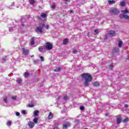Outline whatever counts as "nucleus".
I'll list each match as a JSON object with an SVG mask.
<instances>
[{
  "label": "nucleus",
  "instance_id": "obj_15",
  "mask_svg": "<svg viewBox=\"0 0 129 129\" xmlns=\"http://www.w3.org/2000/svg\"><path fill=\"white\" fill-rule=\"evenodd\" d=\"M40 16L42 19H45L47 18V14L44 13H42Z\"/></svg>",
  "mask_w": 129,
  "mask_h": 129
},
{
  "label": "nucleus",
  "instance_id": "obj_17",
  "mask_svg": "<svg viewBox=\"0 0 129 129\" xmlns=\"http://www.w3.org/2000/svg\"><path fill=\"white\" fill-rule=\"evenodd\" d=\"M93 85L96 87H97V86H99V85H100V84L98 82H94L93 83Z\"/></svg>",
  "mask_w": 129,
  "mask_h": 129
},
{
  "label": "nucleus",
  "instance_id": "obj_9",
  "mask_svg": "<svg viewBox=\"0 0 129 129\" xmlns=\"http://www.w3.org/2000/svg\"><path fill=\"white\" fill-rule=\"evenodd\" d=\"M23 53L24 55H28L29 54V50L25 48H22Z\"/></svg>",
  "mask_w": 129,
  "mask_h": 129
},
{
  "label": "nucleus",
  "instance_id": "obj_2",
  "mask_svg": "<svg viewBox=\"0 0 129 129\" xmlns=\"http://www.w3.org/2000/svg\"><path fill=\"white\" fill-rule=\"evenodd\" d=\"M45 27V24L44 23H40L39 26L36 27L35 29V32L37 34H42L43 33V29Z\"/></svg>",
  "mask_w": 129,
  "mask_h": 129
},
{
  "label": "nucleus",
  "instance_id": "obj_49",
  "mask_svg": "<svg viewBox=\"0 0 129 129\" xmlns=\"http://www.w3.org/2000/svg\"><path fill=\"white\" fill-rule=\"evenodd\" d=\"M70 14H72L73 13V11H72V10H70Z\"/></svg>",
  "mask_w": 129,
  "mask_h": 129
},
{
  "label": "nucleus",
  "instance_id": "obj_26",
  "mask_svg": "<svg viewBox=\"0 0 129 129\" xmlns=\"http://www.w3.org/2000/svg\"><path fill=\"white\" fill-rule=\"evenodd\" d=\"M99 33V29H95L94 30V35H97Z\"/></svg>",
  "mask_w": 129,
  "mask_h": 129
},
{
  "label": "nucleus",
  "instance_id": "obj_25",
  "mask_svg": "<svg viewBox=\"0 0 129 129\" xmlns=\"http://www.w3.org/2000/svg\"><path fill=\"white\" fill-rule=\"evenodd\" d=\"M120 6L121 7H124L125 6V2H121L120 3Z\"/></svg>",
  "mask_w": 129,
  "mask_h": 129
},
{
  "label": "nucleus",
  "instance_id": "obj_4",
  "mask_svg": "<svg viewBox=\"0 0 129 129\" xmlns=\"http://www.w3.org/2000/svg\"><path fill=\"white\" fill-rule=\"evenodd\" d=\"M109 13L112 15H117L119 14V10L116 8H111L109 10Z\"/></svg>",
  "mask_w": 129,
  "mask_h": 129
},
{
  "label": "nucleus",
  "instance_id": "obj_20",
  "mask_svg": "<svg viewBox=\"0 0 129 129\" xmlns=\"http://www.w3.org/2000/svg\"><path fill=\"white\" fill-rule=\"evenodd\" d=\"M38 120H39V118L36 117L33 119V123L35 124V123H37L38 122Z\"/></svg>",
  "mask_w": 129,
  "mask_h": 129
},
{
  "label": "nucleus",
  "instance_id": "obj_16",
  "mask_svg": "<svg viewBox=\"0 0 129 129\" xmlns=\"http://www.w3.org/2000/svg\"><path fill=\"white\" fill-rule=\"evenodd\" d=\"M54 71L55 72H60L61 71V68L60 67H57L54 70Z\"/></svg>",
  "mask_w": 129,
  "mask_h": 129
},
{
  "label": "nucleus",
  "instance_id": "obj_27",
  "mask_svg": "<svg viewBox=\"0 0 129 129\" xmlns=\"http://www.w3.org/2000/svg\"><path fill=\"white\" fill-rule=\"evenodd\" d=\"M128 120H129L128 118L126 117L123 120V122H124L125 123H126V122H127V121H128Z\"/></svg>",
  "mask_w": 129,
  "mask_h": 129
},
{
  "label": "nucleus",
  "instance_id": "obj_50",
  "mask_svg": "<svg viewBox=\"0 0 129 129\" xmlns=\"http://www.w3.org/2000/svg\"><path fill=\"white\" fill-rule=\"evenodd\" d=\"M105 116L107 117V116H108V113H106Z\"/></svg>",
  "mask_w": 129,
  "mask_h": 129
},
{
  "label": "nucleus",
  "instance_id": "obj_30",
  "mask_svg": "<svg viewBox=\"0 0 129 129\" xmlns=\"http://www.w3.org/2000/svg\"><path fill=\"white\" fill-rule=\"evenodd\" d=\"M73 54H77V53H78V50H77L76 49H74L73 50Z\"/></svg>",
  "mask_w": 129,
  "mask_h": 129
},
{
  "label": "nucleus",
  "instance_id": "obj_47",
  "mask_svg": "<svg viewBox=\"0 0 129 129\" xmlns=\"http://www.w3.org/2000/svg\"><path fill=\"white\" fill-rule=\"evenodd\" d=\"M53 129H59V128L57 126H55V127H53Z\"/></svg>",
  "mask_w": 129,
  "mask_h": 129
},
{
  "label": "nucleus",
  "instance_id": "obj_31",
  "mask_svg": "<svg viewBox=\"0 0 129 129\" xmlns=\"http://www.w3.org/2000/svg\"><path fill=\"white\" fill-rule=\"evenodd\" d=\"M39 58L42 62H43V61L45 60V59H44V57L42 56H39Z\"/></svg>",
  "mask_w": 129,
  "mask_h": 129
},
{
  "label": "nucleus",
  "instance_id": "obj_21",
  "mask_svg": "<svg viewBox=\"0 0 129 129\" xmlns=\"http://www.w3.org/2000/svg\"><path fill=\"white\" fill-rule=\"evenodd\" d=\"M68 42H69V41H68V39H65L63 41V45H67V44H68Z\"/></svg>",
  "mask_w": 129,
  "mask_h": 129
},
{
  "label": "nucleus",
  "instance_id": "obj_48",
  "mask_svg": "<svg viewBox=\"0 0 129 129\" xmlns=\"http://www.w3.org/2000/svg\"><path fill=\"white\" fill-rule=\"evenodd\" d=\"M60 98H61V97L60 96H58V98H57L58 100H59V99H60Z\"/></svg>",
  "mask_w": 129,
  "mask_h": 129
},
{
  "label": "nucleus",
  "instance_id": "obj_51",
  "mask_svg": "<svg viewBox=\"0 0 129 129\" xmlns=\"http://www.w3.org/2000/svg\"><path fill=\"white\" fill-rule=\"evenodd\" d=\"M17 82H18V84H21V81H18Z\"/></svg>",
  "mask_w": 129,
  "mask_h": 129
},
{
  "label": "nucleus",
  "instance_id": "obj_24",
  "mask_svg": "<svg viewBox=\"0 0 129 129\" xmlns=\"http://www.w3.org/2000/svg\"><path fill=\"white\" fill-rule=\"evenodd\" d=\"M40 62V60L39 59H35L33 60L34 64H38Z\"/></svg>",
  "mask_w": 129,
  "mask_h": 129
},
{
  "label": "nucleus",
  "instance_id": "obj_38",
  "mask_svg": "<svg viewBox=\"0 0 129 129\" xmlns=\"http://www.w3.org/2000/svg\"><path fill=\"white\" fill-rule=\"evenodd\" d=\"M28 106H29V107H34V104H28Z\"/></svg>",
  "mask_w": 129,
  "mask_h": 129
},
{
  "label": "nucleus",
  "instance_id": "obj_7",
  "mask_svg": "<svg viewBox=\"0 0 129 129\" xmlns=\"http://www.w3.org/2000/svg\"><path fill=\"white\" fill-rule=\"evenodd\" d=\"M108 34L111 37L115 36V32L114 31L110 30L108 32Z\"/></svg>",
  "mask_w": 129,
  "mask_h": 129
},
{
  "label": "nucleus",
  "instance_id": "obj_52",
  "mask_svg": "<svg viewBox=\"0 0 129 129\" xmlns=\"http://www.w3.org/2000/svg\"><path fill=\"white\" fill-rule=\"evenodd\" d=\"M55 124H56V125H59V123H55Z\"/></svg>",
  "mask_w": 129,
  "mask_h": 129
},
{
  "label": "nucleus",
  "instance_id": "obj_8",
  "mask_svg": "<svg viewBox=\"0 0 129 129\" xmlns=\"http://www.w3.org/2000/svg\"><path fill=\"white\" fill-rule=\"evenodd\" d=\"M28 125L29 128H33V127L35 126V123H34V122L29 121L28 122Z\"/></svg>",
  "mask_w": 129,
  "mask_h": 129
},
{
  "label": "nucleus",
  "instance_id": "obj_39",
  "mask_svg": "<svg viewBox=\"0 0 129 129\" xmlns=\"http://www.w3.org/2000/svg\"><path fill=\"white\" fill-rule=\"evenodd\" d=\"M22 113H23V114H26V110H23L22 111Z\"/></svg>",
  "mask_w": 129,
  "mask_h": 129
},
{
  "label": "nucleus",
  "instance_id": "obj_6",
  "mask_svg": "<svg viewBox=\"0 0 129 129\" xmlns=\"http://www.w3.org/2000/svg\"><path fill=\"white\" fill-rule=\"evenodd\" d=\"M70 126H71L70 122H67L66 124H62L63 129H67V127H70Z\"/></svg>",
  "mask_w": 129,
  "mask_h": 129
},
{
  "label": "nucleus",
  "instance_id": "obj_46",
  "mask_svg": "<svg viewBox=\"0 0 129 129\" xmlns=\"http://www.w3.org/2000/svg\"><path fill=\"white\" fill-rule=\"evenodd\" d=\"M2 61L3 62H5V61H6V58H2Z\"/></svg>",
  "mask_w": 129,
  "mask_h": 129
},
{
  "label": "nucleus",
  "instance_id": "obj_28",
  "mask_svg": "<svg viewBox=\"0 0 129 129\" xmlns=\"http://www.w3.org/2000/svg\"><path fill=\"white\" fill-rule=\"evenodd\" d=\"M7 125H9V126H11V125H12V121H8L7 122Z\"/></svg>",
  "mask_w": 129,
  "mask_h": 129
},
{
  "label": "nucleus",
  "instance_id": "obj_13",
  "mask_svg": "<svg viewBox=\"0 0 129 129\" xmlns=\"http://www.w3.org/2000/svg\"><path fill=\"white\" fill-rule=\"evenodd\" d=\"M121 120H122V117H119L117 118V123L118 124H119L120 122H121Z\"/></svg>",
  "mask_w": 129,
  "mask_h": 129
},
{
  "label": "nucleus",
  "instance_id": "obj_45",
  "mask_svg": "<svg viewBox=\"0 0 129 129\" xmlns=\"http://www.w3.org/2000/svg\"><path fill=\"white\" fill-rule=\"evenodd\" d=\"M17 81H22V78H19L18 80H17Z\"/></svg>",
  "mask_w": 129,
  "mask_h": 129
},
{
  "label": "nucleus",
  "instance_id": "obj_36",
  "mask_svg": "<svg viewBox=\"0 0 129 129\" xmlns=\"http://www.w3.org/2000/svg\"><path fill=\"white\" fill-rule=\"evenodd\" d=\"M51 8L52 9H55V8H56V5H55V4H53L51 6Z\"/></svg>",
  "mask_w": 129,
  "mask_h": 129
},
{
  "label": "nucleus",
  "instance_id": "obj_41",
  "mask_svg": "<svg viewBox=\"0 0 129 129\" xmlns=\"http://www.w3.org/2000/svg\"><path fill=\"white\" fill-rule=\"evenodd\" d=\"M66 2V4H67V3H70V0H64Z\"/></svg>",
  "mask_w": 129,
  "mask_h": 129
},
{
  "label": "nucleus",
  "instance_id": "obj_33",
  "mask_svg": "<svg viewBox=\"0 0 129 129\" xmlns=\"http://www.w3.org/2000/svg\"><path fill=\"white\" fill-rule=\"evenodd\" d=\"M4 101L5 102V103H7L8 102V98L6 97L4 98Z\"/></svg>",
  "mask_w": 129,
  "mask_h": 129
},
{
  "label": "nucleus",
  "instance_id": "obj_22",
  "mask_svg": "<svg viewBox=\"0 0 129 129\" xmlns=\"http://www.w3.org/2000/svg\"><path fill=\"white\" fill-rule=\"evenodd\" d=\"M34 115L35 116H38L39 115V111L38 110H35L34 113H33Z\"/></svg>",
  "mask_w": 129,
  "mask_h": 129
},
{
  "label": "nucleus",
  "instance_id": "obj_43",
  "mask_svg": "<svg viewBox=\"0 0 129 129\" xmlns=\"http://www.w3.org/2000/svg\"><path fill=\"white\" fill-rule=\"evenodd\" d=\"M112 67H113V66H112V64H110V65L109 66V68H110V69H112Z\"/></svg>",
  "mask_w": 129,
  "mask_h": 129
},
{
  "label": "nucleus",
  "instance_id": "obj_54",
  "mask_svg": "<svg viewBox=\"0 0 129 129\" xmlns=\"http://www.w3.org/2000/svg\"><path fill=\"white\" fill-rule=\"evenodd\" d=\"M21 26H24V24H21Z\"/></svg>",
  "mask_w": 129,
  "mask_h": 129
},
{
  "label": "nucleus",
  "instance_id": "obj_10",
  "mask_svg": "<svg viewBox=\"0 0 129 129\" xmlns=\"http://www.w3.org/2000/svg\"><path fill=\"white\" fill-rule=\"evenodd\" d=\"M53 116H54V114H52V112H50L47 117V118L48 119H52L53 118Z\"/></svg>",
  "mask_w": 129,
  "mask_h": 129
},
{
  "label": "nucleus",
  "instance_id": "obj_14",
  "mask_svg": "<svg viewBox=\"0 0 129 129\" xmlns=\"http://www.w3.org/2000/svg\"><path fill=\"white\" fill-rule=\"evenodd\" d=\"M24 76L25 78H28L30 76V73L28 72H26L24 74Z\"/></svg>",
  "mask_w": 129,
  "mask_h": 129
},
{
  "label": "nucleus",
  "instance_id": "obj_19",
  "mask_svg": "<svg viewBox=\"0 0 129 129\" xmlns=\"http://www.w3.org/2000/svg\"><path fill=\"white\" fill-rule=\"evenodd\" d=\"M122 44H123L122 41H121V40H119L118 44L119 48H121V46H122Z\"/></svg>",
  "mask_w": 129,
  "mask_h": 129
},
{
  "label": "nucleus",
  "instance_id": "obj_18",
  "mask_svg": "<svg viewBox=\"0 0 129 129\" xmlns=\"http://www.w3.org/2000/svg\"><path fill=\"white\" fill-rule=\"evenodd\" d=\"M108 3L109 5H112V4H115V1L114 0H109Z\"/></svg>",
  "mask_w": 129,
  "mask_h": 129
},
{
  "label": "nucleus",
  "instance_id": "obj_40",
  "mask_svg": "<svg viewBox=\"0 0 129 129\" xmlns=\"http://www.w3.org/2000/svg\"><path fill=\"white\" fill-rule=\"evenodd\" d=\"M16 114L17 116H20V112H16Z\"/></svg>",
  "mask_w": 129,
  "mask_h": 129
},
{
  "label": "nucleus",
  "instance_id": "obj_42",
  "mask_svg": "<svg viewBox=\"0 0 129 129\" xmlns=\"http://www.w3.org/2000/svg\"><path fill=\"white\" fill-rule=\"evenodd\" d=\"M124 107H125L126 108H127V107H128V104H125Z\"/></svg>",
  "mask_w": 129,
  "mask_h": 129
},
{
  "label": "nucleus",
  "instance_id": "obj_29",
  "mask_svg": "<svg viewBox=\"0 0 129 129\" xmlns=\"http://www.w3.org/2000/svg\"><path fill=\"white\" fill-rule=\"evenodd\" d=\"M38 50L39 51V52H43V51H44V48H43V47H39Z\"/></svg>",
  "mask_w": 129,
  "mask_h": 129
},
{
  "label": "nucleus",
  "instance_id": "obj_53",
  "mask_svg": "<svg viewBox=\"0 0 129 129\" xmlns=\"http://www.w3.org/2000/svg\"><path fill=\"white\" fill-rule=\"evenodd\" d=\"M31 58H33V57H34V55H32L31 56Z\"/></svg>",
  "mask_w": 129,
  "mask_h": 129
},
{
  "label": "nucleus",
  "instance_id": "obj_3",
  "mask_svg": "<svg viewBox=\"0 0 129 129\" xmlns=\"http://www.w3.org/2000/svg\"><path fill=\"white\" fill-rule=\"evenodd\" d=\"M81 76L85 79V81H92V76L89 74H83L81 75Z\"/></svg>",
  "mask_w": 129,
  "mask_h": 129
},
{
  "label": "nucleus",
  "instance_id": "obj_1",
  "mask_svg": "<svg viewBox=\"0 0 129 129\" xmlns=\"http://www.w3.org/2000/svg\"><path fill=\"white\" fill-rule=\"evenodd\" d=\"M122 14H120L119 17L120 19H122L123 18L125 20H128L129 21V16H127L126 14H128V10L125 9L121 11Z\"/></svg>",
  "mask_w": 129,
  "mask_h": 129
},
{
  "label": "nucleus",
  "instance_id": "obj_37",
  "mask_svg": "<svg viewBox=\"0 0 129 129\" xmlns=\"http://www.w3.org/2000/svg\"><path fill=\"white\" fill-rule=\"evenodd\" d=\"M12 99H14V100H16L17 99V96H14L12 97Z\"/></svg>",
  "mask_w": 129,
  "mask_h": 129
},
{
  "label": "nucleus",
  "instance_id": "obj_44",
  "mask_svg": "<svg viewBox=\"0 0 129 129\" xmlns=\"http://www.w3.org/2000/svg\"><path fill=\"white\" fill-rule=\"evenodd\" d=\"M46 30H48L49 29V25H47L46 26Z\"/></svg>",
  "mask_w": 129,
  "mask_h": 129
},
{
  "label": "nucleus",
  "instance_id": "obj_34",
  "mask_svg": "<svg viewBox=\"0 0 129 129\" xmlns=\"http://www.w3.org/2000/svg\"><path fill=\"white\" fill-rule=\"evenodd\" d=\"M84 84H85V86H88V85H89L88 81H85V82H84Z\"/></svg>",
  "mask_w": 129,
  "mask_h": 129
},
{
  "label": "nucleus",
  "instance_id": "obj_11",
  "mask_svg": "<svg viewBox=\"0 0 129 129\" xmlns=\"http://www.w3.org/2000/svg\"><path fill=\"white\" fill-rule=\"evenodd\" d=\"M119 51V49H118V48H117V47H114V48L113 49L112 52H113V53L114 54L115 53H117V52H118Z\"/></svg>",
  "mask_w": 129,
  "mask_h": 129
},
{
  "label": "nucleus",
  "instance_id": "obj_23",
  "mask_svg": "<svg viewBox=\"0 0 129 129\" xmlns=\"http://www.w3.org/2000/svg\"><path fill=\"white\" fill-rule=\"evenodd\" d=\"M29 3L30 5H35V4L36 3V2H35V0H29Z\"/></svg>",
  "mask_w": 129,
  "mask_h": 129
},
{
  "label": "nucleus",
  "instance_id": "obj_5",
  "mask_svg": "<svg viewBox=\"0 0 129 129\" xmlns=\"http://www.w3.org/2000/svg\"><path fill=\"white\" fill-rule=\"evenodd\" d=\"M53 48V45L51 44L50 42H47L45 44V46L44 47V49H46V50H52Z\"/></svg>",
  "mask_w": 129,
  "mask_h": 129
},
{
  "label": "nucleus",
  "instance_id": "obj_32",
  "mask_svg": "<svg viewBox=\"0 0 129 129\" xmlns=\"http://www.w3.org/2000/svg\"><path fill=\"white\" fill-rule=\"evenodd\" d=\"M63 99L65 101L67 100L68 99V96H67V95L64 96Z\"/></svg>",
  "mask_w": 129,
  "mask_h": 129
},
{
  "label": "nucleus",
  "instance_id": "obj_12",
  "mask_svg": "<svg viewBox=\"0 0 129 129\" xmlns=\"http://www.w3.org/2000/svg\"><path fill=\"white\" fill-rule=\"evenodd\" d=\"M36 39L37 38H35V37H33L31 38V45H34V44H35V41L36 40Z\"/></svg>",
  "mask_w": 129,
  "mask_h": 129
},
{
  "label": "nucleus",
  "instance_id": "obj_35",
  "mask_svg": "<svg viewBox=\"0 0 129 129\" xmlns=\"http://www.w3.org/2000/svg\"><path fill=\"white\" fill-rule=\"evenodd\" d=\"M80 109L81 110H84V109H85L84 106H81L80 107Z\"/></svg>",
  "mask_w": 129,
  "mask_h": 129
}]
</instances>
